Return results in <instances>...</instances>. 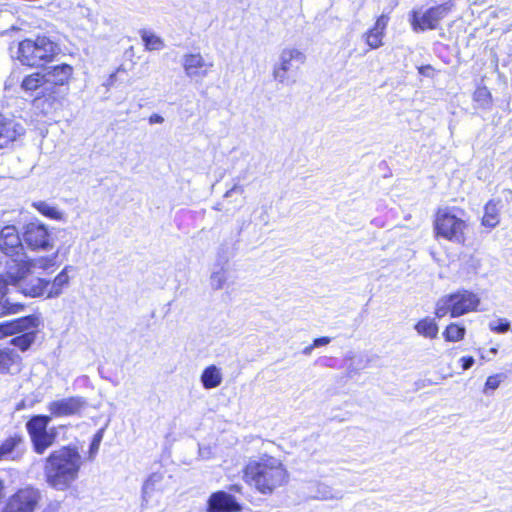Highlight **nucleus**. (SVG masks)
<instances>
[{"label": "nucleus", "instance_id": "obj_1", "mask_svg": "<svg viewBox=\"0 0 512 512\" xmlns=\"http://www.w3.org/2000/svg\"><path fill=\"white\" fill-rule=\"evenodd\" d=\"M57 253L53 255L24 258L16 265H9L8 279L0 278V314H15L23 311L24 305L16 296L22 293L29 297L47 298L48 279L41 275L57 267Z\"/></svg>", "mask_w": 512, "mask_h": 512}, {"label": "nucleus", "instance_id": "obj_2", "mask_svg": "<svg viewBox=\"0 0 512 512\" xmlns=\"http://www.w3.org/2000/svg\"><path fill=\"white\" fill-rule=\"evenodd\" d=\"M82 465V456L75 446L52 451L44 464L47 484L57 491H66L78 479Z\"/></svg>", "mask_w": 512, "mask_h": 512}, {"label": "nucleus", "instance_id": "obj_3", "mask_svg": "<svg viewBox=\"0 0 512 512\" xmlns=\"http://www.w3.org/2000/svg\"><path fill=\"white\" fill-rule=\"evenodd\" d=\"M244 478L259 493L269 495L288 482L289 473L281 459L263 454L246 465Z\"/></svg>", "mask_w": 512, "mask_h": 512}, {"label": "nucleus", "instance_id": "obj_4", "mask_svg": "<svg viewBox=\"0 0 512 512\" xmlns=\"http://www.w3.org/2000/svg\"><path fill=\"white\" fill-rule=\"evenodd\" d=\"M480 304L477 294L469 290H458L439 298L435 304L434 314L441 319L447 315L457 318L476 311Z\"/></svg>", "mask_w": 512, "mask_h": 512}, {"label": "nucleus", "instance_id": "obj_5", "mask_svg": "<svg viewBox=\"0 0 512 512\" xmlns=\"http://www.w3.org/2000/svg\"><path fill=\"white\" fill-rule=\"evenodd\" d=\"M58 52V46L46 36L25 39L18 45L19 61L30 67H39L51 61Z\"/></svg>", "mask_w": 512, "mask_h": 512}, {"label": "nucleus", "instance_id": "obj_6", "mask_svg": "<svg viewBox=\"0 0 512 512\" xmlns=\"http://www.w3.org/2000/svg\"><path fill=\"white\" fill-rule=\"evenodd\" d=\"M306 61V55L298 48L285 47L279 53L278 59L273 65L272 77L282 85L295 83L293 76L298 72L300 65Z\"/></svg>", "mask_w": 512, "mask_h": 512}, {"label": "nucleus", "instance_id": "obj_7", "mask_svg": "<svg viewBox=\"0 0 512 512\" xmlns=\"http://www.w3.org/2000/svg\"><path fill=\"white\" fill-rule=\"evenodd\" d=\"M50 422L51 416L36 415L26 423V429L30 437L33 450L39 455L44 454L45 451L56 441L57 432L55 428H48Z\"/></svg>", "mask_w": 512, "mask_h": 512}, {"label": "nucleus", "instance_id": "obj_8", "mask_svg": "<svg viewBox=\"0 0 512 512\" xmlns=\"http://www.w3.org/2000/svg\"><path fill=\"white\" fill-rule=\"evenodd\" d=\"M466 222L456 216L450 209H439L434 221L436 237L444 238L454 243H463L465 240Z\"/></svg>", "mask_w": 512, "mask_h": 512}, {"label": "nucleus", "instance_id": "obj_9", "mask_svg": "<svg viewBox=\"0 0 512 512\" xmlns=\"http://www.w3.org/2000/svg\"><path fill=\"white\" fill-rule=\"evenodd\" d=\"M24 246L31 251H50L55 243L49 227L39 219L25 223L21 228Z\"/></svg>", "mask_w": 512, "mask_h": 512}, {"label": "nucleus", "instance_id": "obj_10", "mask_svg": "<svg viewBox=\"0 0 512 512\" xmlns=\"http://www.w3.org/2000/svg\"><path fill=\"white\" fill-rule=\"evenodd\" d=\"M25 246L22 235L14 225H8L0 231V250L10 258L6 262L7 270L9 265H16L24 258H30L24 250Z\"/></svg>", "mask_w": 512, "mask_h": 512}, {"label": "nucleus", "instance_id": "obj_11", "mask_svg": "<svg viewBox=\"0 0 512 512\" xmlns=\"http://www.w3.org/2000/svg\"><path fill=\"white\" fill-rule=\"evenodd\" d=\"M21 89L31 96L36 94V105L39 104L41 98H45V101L48 103L50 108L60 101L58 91L53 87L47 86L43 73L35 72L24 77L21 82Z\"/></svg>", "mask_w": 512, "mask_h": 512}, {"label": "nucleus", "instance_id": "obj_12", "mask_svg": "<svg viewBox=\"0 0 512 512\" xmlns=\"http://www.w3.org/2000/svg\"><path fill=\"white\" fill-rule=\"evenodd\" d=\"M181 65L187 78L202 81L213 71L214 61L200 52L186 53L182 56Z\"/></svg>", "mask_w": 512, "mask_h": 512}, {"label": "nucleus", "instance_id": "obj_13", "mask_svg": "<svg viewBox=\"0 0 512 512\" xmlns=\"http://www.w3.org/2000/svg\"><path fill=\"white\" fill-rule=\"evenodd\" d=\"M42 499L39 489L25 487L19 489L7 501L2 512H34Z\"/></svg>", "mask_w": 512, "mask_h": 512}, {"label": "nucleus", "instance_id": "obj_14", "mask_svg": "<svg viewBox=\"0 0 512 512\" xmlns=\"http://www.w3.org/2000/svg\"><path fill=\"white\" fill-rule=\"evenodd\" d=\"M452 2H445L441 5L431 7L424 12L414 11L412 14V26L415 31L435 29L439 22L450 12Z\"/></svg>", "mask_w": 512, "mask_h": 512}, {"label": "nucleus", "instance_id": "obj_15", "mask_svg": "<svg viewBox=\"0 0 512 512\" xmlns=\"http://www.w3.org/2000/svg\"><path fill=\"white\" fill-rule=\"evenodd\" d=\"M86 406L83 397L73 396L58 399L48 404V411L52 417H67L79 414Z\"/></svg>", "mask_w": 512, "mask_h": 512}, {"label": "nucleus", "instance_id": "obj_16", "mask_svg": "<svg viewBox=\"0 0 512 512\" xmlns=\"http://www.w3.org/2000/svg\"><path fill=\"white\" fill-rule=\"evenodd\" d=\"M163 475L160 473H152L142 486V502L143 508H148L159 503L161 495Z\"/></svg>", "mask_w": 512, "mask_h": 512}, {"label": "nucleus", "instance_id": "obj_17", "mask_svg": "<svg viewBox=\"0 0 512 512\" xmlns=\"http://www.w3.org/2000/svg\"><path fill=\"white\" fill-rule=\"evenodd\" d=\"M241 506L235 498L223 491L213 493L208 501V512H237Z\"/></svg>", "mask_w": 512, "mask_h": 512}, {"label": "nucleus", "instance_id": "obj_18", "mask_svg": "<svg viewBox=\"0 0 512 512\" xmlns=\"http://www.w3.org/2000/svg\"><path fill=\"white\" fill-rule=\"evenodd\" d=\"M389 22L386 14L380 15L374 26L363 34V39L370 49H378L383 45V37Z\"/></svg>", "mask_w": 512, "mask_h": 512}, {"label": "nucleus", "instance_id": "obj_19", "mask_svg": "<svg viewBox=\"0 0 512 512\" xmlns=\"http://www.w3.org/2000/svg\"><path fill=\"white\" fill-rule=\"evenodd\" d=\"M43 74L47 86L53 87L57 91L56 86H63L69 82L73 68L68 64H61L48 68Z\"/></svg>", "mask_w": 512, "mask_h": 512}, {"label": "nucleus", "instance_id": "obj_20", "mask_svg": "<svg viewBox=\"0 0 512 512\" xmlns=\"http://www.w3.org/2000/svg\"><path fill=\"white\" fill-rule=\"evenodd\" d=\"M23 133L24 128L21 124L7 119L0 114V148L14 141L18 135Z\"/></svg>", "mask_w": 512, "mask_h": 512}, {"label": "nucleus", "instance_id": "obj_21", "mask_svg": "<svg viewBox=\"0 0 512 512\" xmlns=\"http://www.w3.org/2000/svg\"><path fill=\"white\" fill-rule=\"evenodd\" d=\"M23 439L20 436H14L6 439L0 446V461H14L19 459L23 451L21 446Z\"/></svg>", "mask_w": 512, "mask_h": 512}, {"label": "nucleus", "instance_id": "obj_22", "mask_svg": "<svg viewBox=\"0 0 512 512\" xmlns=\"http://www.w3.org/2000/svg\"><path fill=\"white\" fill-rule=\"evenodd\" d=\"M37 326V319L35 317H23L16 321L0 325V338L8 334L16 332H23L30 329H35Z\"/></svg>", "mask_w": 512, "mask_h": 512}, {"label": "nucleus", "instance_id": "obj_23", "mask_svg": "<svg viewBox=\"0 0 512 512\" xmlns=\"http://www.w3.org/2000/svg\"><path fill=\"white\" fill-rule=\"evenodd\" d=\"M69 266L64 267L53 280L48 279L47 298H56L62 294L64 288L69 285L70 277L68 274Z\"/></svg>", "mask_w": 512, "mask_h": 512}, {"label": "nucleus", "instance_id": "obj_24", "mask_svg": "<svg viewBox=\"0 0 512 512\" xmlns=\"http://www.w3.org/2000/svg\"><path fill=\"white\" fill-rule=\"evenodd\" d=\"M500 200H490L484 207L482 224L488 228H494L499 224Z\"/></svg>", "mask_w": 512, "mask_h": 512}, {"label": "nucleus", "instance_id": "obj_25", "mask_svg": "<svg viewBox=\"0 0 512 512\" xmlns=\"http://www.w3.org/2000/svg\"><path fill=\"white\" fill-rule=\"evenodd\" d=\"M414 329L418 335L427 338L435 339L438 336L439 326L435 319L431 317H425L420 319L415 325Z\"/></svg>", "mask_w": 512, "mask_h": 512}, {"label": "nucleus", "instance_id": "obj_26", "mask_svg": "<svg viewBox=\"0 0 512 512\" xmlns=\"http://www.w3.org/2000/svg\"><path fill=\"white\" fill-rule=\"evenodd\" d=\"M223 380L221 369L215 365L206 367L201 374V383L205 389L218 387Z\"/></svg>", "mask_w": 512, "mask_h": 512}, {"label": "nucleus", "instance_id": "obj_27", "mask_svg": "<svg viewBox=\"0 0 512 512\" xmlns=\"http://www.w3.org/2000/svg\"><path fill=\"white\" fill-rule=\"evenodd\" d=\"M32 207L35 208L44 217L56 221H65V213L61 211L56 205H52L46 201H34Z\"/></svg>", "mask_w": 512, "mask_h": 512}, {"label": "nucleus", "instance_id": "obj_28", "mask_svg": "<svg viewBox=\"0 0 512 512\" xmlns=\"http://www.w3.org/2000/svg\"><path fill=\"white\" fill-rule=\"evenodd\" d=\"M228 277L229 269L226 264L215 265L209 277V285L214 290H220L224 288Z\"/></svg>", "mask_w": 512, "mask_h": 512}, {"label": "nucleus", "instance_id": "obj_29", "mask_svg": "<svg viewBox=\"0 0 512 512\" xmlns=\"http://www.w3.org/2000/svg\"><path fill=\"white\" fill-rule=\"evenodd\" d=\"M141 39L145 48L149 51H159L165 46L164 41L152 31L143 30L141 32Z\"/></svg>", "mask_w": 512, "mask_h": 512}, {"label": "nucleus", "instance_id": "obj_30", "mask_svg": "<svg viewBox=\"0 0 512 512\" xmlns=\"http://www.w3.org/2000/svg\"><path fill=\"white\" fill-rule=\"evenodd\" d=\"M466 328L458 323H450L442 335L447 342H459L464 339Z\"/></svg>", "mask_w": 512, "mask_h": 512}, {"label": "nucleus", "instance_id": "obj_31", "mask_svg": "<svg viewBox=\"0 0 512 512\" xmlns=\"http://www.w3.org/2000/svg\"><path fill=\"white\" fill-rule=\"evenodd\" d=\"M35 338H36V333L34 330H32V331L24 332L23 334L12 338L10 343L12 345L18 347L20 350L25 351L35 341Z\"/></svg>", "mask_w": 512, "mask_h": 512}, {"label": "nucleus", "instance_id": "obj_32", "mask_svg": "<svg viewBox=\"0 0 512 512\" xmlns=\"http://www.w3.org/2000/svg\"><path fill=\"white\" fill-rule=\"evenodd\" d=\"M317 498L322 500L342 499L343 493L326 485H319L317 489Z\"/></svg>", "mask_w": 512, "mask_h": 512}, {"label": "nucleus", "instance_id": "obj_33", "mask_svg": "<svg viewBox=\"0 0 512 512\" xmlns=\"http://www.w3.org/2000/svg\"><path fill=\"white\" fill-rule=\"evenodd\" d=\"M17 355L10 349H0V373L7 371Z\"/></svg>", "mask_w": 512, "mask_h": 512}, {"label": "nucleus", "instance_id": "obj_34", "mask_svg": "<svg viewBox=\"0 0 512 512\" xmlns=\"http://www.w3.org/2000/svg\"><path fill=\"white\" fill-rule=\"evenodd\" d=\"M489 328L496 333H506L510 329V323L507 319L499 318L490 321Z\"/></svg>", "mask_w": 512, "mask_h": 512}, {"label": "nucleus", "instance_id": "obj_35", "mask_svg": "<svg viewBox=\"0 0 512 512\" xmlns=\"http://www.w3.org/2000/svg\"><path fill=\"white\" fill-rule=\"evenodd\" d=\"M474 100L479 102L482 106H485L489 104L491 100V94L486 87H480L474 93Z\"/></svg>", "mask_w": 512, "mask_h": 512}, {"label": "nucleus", "instance_id": "obj_36", "mask_svg": "<svg viewBox=\"0 0 512 512\" xmlns=\"http://www.w3.org/2000/svg\"><path fill=\"white\" fill-rule=\"evenodd\" d=\"M502 379V374H495L489 376L484 385V393H487L488 390H496L499 387Z\"/></svg>", "mask_w": 512, "mask_h": 512}, {"label": "nucleus", "instance_id": "obj_37", "mask_svg": "<svg viewBox=\"0 0 512 512\" xmlns=\"http://www.w3.org/2000/svg\"><path fill=\"white\" fill-rule=\"evenodd\" d=\"M102 438H103V430L101 429L94 435L92 442L90 444V449H89L90 458H94V456L97 454L99 447H100V443L102 441Z\"/></svg>", "mask_w": 512, "mask_h": 512}, {"label": "nucleus", "instance_id": "obj_38", "mask_svg": "<svg viewBox=\"0 0 512 512\" xmlns=\"http://www.w3.org/2000/svg\"><path fill=\"white\" fill-rule=\"evenodd\" d=\"M460 362L462 363V369L468 370L473 366L474 358L471 356H465L460 359Z\"/></svg>", "mask_w": 512, "mask_h": 512}, {"label": "nucleus", "instance_id": "obj_39", "mask_svg": "<svg viewBox=\"0 0 512 512\" xmlns=\"http://www.w3.org/2000/svg\"><path fill=\"white\" fill-rule=\"evenodd\" d=\"M330 341H331V339L329 337L316 338L313 341V346H315V348L320 347V346H325V345L329 344Z\"/></svg>", "mask_w": 512, "mask_h": 512}, {"label": "nucleus", "instance_id": "obj_40", "mask_svg": "<svg viewBox=\"0 0 512 512\" xmlns=\"http://www.w3.org/2000/svg\"><path fill=\"white\" fill-rule=\"evenodd\" d=\"M163 122H164V118L157 113H154L149 117L150 124H161Z\"/></svg>", "mask_w": 512, "mask_h": 512}, {"label": "nucleus", "instance_id": "obj_41", "mask_svg": "<svg viewBox=\"0 0 512 512\" xmlns=\"http://www.w3.org/2000/svg\"><path fill=\"white\" fill-rule=\"evenodd\" d=\"M314 348H315V346H313V344H312V345H310V346H307V347L303 350V352H304V354L309 355V354L312 352V350H313Z\"/></svg>", "mask_w": 512, "mask_h": 512}, {"label": "nucleus", "instance_id": "obj_42", "mask_svg": "<svg viewBox=\"0 0 512 512\" xmlns=\"http://www.w3.org/2000/svg\"><path fill=\"white\" fill-rule=\"evenodd\" d=\"M236 186H234L232 189L228 190L225 194H224V197L225 198H228L232 195L233 191L235 190Z\"/></svg>", "mask_w": 512, "mask_h": 512}, {"label": "nucleus", "instance_id": "obj_43", "mask_svg": "<svg viewBox=\"0 0 512 512\" xmlns=\"http://www.w3.org/2000/svg\"><path fill=\"white\" fill-rule=\"evenodd\" d=\"M114 77H115V74H112V75L110 76V79H111V80H113V79H114Z\"/></svg>", "mask_w": 512, "mask_h": 512}, {"label": "nucleus", "instance_id": "obj_44", "mask_svg": "<svg viewBox=\"0 0 512 512\" xmlns=\"http://www.w3.org/2000/svg\"><path fill=\"white\" fill-rule=\"evenodd\" d=\"M491 352H492V353H496V352H497V350H496V349H491Z\"/></svg>", "mask_w": 512, "mask_h": 512}]
</instances>
